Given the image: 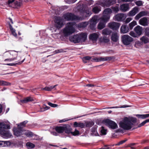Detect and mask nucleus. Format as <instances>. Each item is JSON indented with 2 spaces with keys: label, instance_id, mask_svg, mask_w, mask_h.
Segmentation results:
<instances>
[{
  "label": "nucleus",
  "instance_id": "nucleus-39",
  "mask_svg": "<svg viewBox=\"0 0 149 149\" xmlns=\"http://www.w3.org/2000/svg\"><path fill=\"white\" fill-rule=\"evenodd\" d=\"M71 134L73 136H76L79 135V132L77 129H75L74 132H71Z\"/></svg>",
  "mask_w": 149,
  "mask_h": 149
},
{
  "label": "nucleus",
  "instance_id": "nucleus-43",
  "mask_svg": "<svg viewBox=\"0 0 149 149\" xmlns=\"http://www.w3.org/2000/svg\"><path fill=\"white\" fill-rule=\"evenodd\" d=\"M136 116L139 118L145 119L146 118L145 114H136Z\"/></svg>",
  "mask_w": 149,
  "mask_h": 149
},
{
  "label": "nucleus",
  "instance_id": "nucleus-20",
  "mask_svg": "<svg viewBox=\"0 0 149 149\" xmlns=\"http://www.w3.org/2000/svg\"><path fill=\"white\" fill-rule=\"evenodd\" d=\"M119 36L117 33H113L111 36V40L114 42H117L118 40Z\"/></svg>",
  "mask_w": 149,
  "mask_h": 149
},
{
  "label": "nucleus",
  "instance_id": "nucleus-57",
  "mask_svg": "<svg viewBox=\"0 0 149 149\" xmlns=\"http://www.w3.org/2000/svg\"><path fill=\"white\" fill-rule=\"evenodd\" d=\"M132 18L131 17L127 18L125 21V22L126 23H129L131 20Z\"/></svg>",
  "mask_w": 149,
  "mask_h": 149
},
{
  "label": "nucleus",
  "instance_id": "nucleus-19",
  "mask_svg": "<svg viewBox=\"0 0 149 149\" xmlns=\"http://www.w3.org/2000/svg\"><path fill=\"white\" fill-rule=\"evenodd\" d=\"M116 3V1L114 0H105L104 1V4L103 5L109 7Z\"/></svg>",
  "mask_w": 149,
  "mask_h": 149
},
{
  "label": "nucleus",
  "instance_id": "nucleus-31",
  "mask_svg": "<svg viewBox=\"0 0 149 149\" xmlns=\"http://www.w3.org/2000/svg\"><path fill=\"white\" fill-rule=\"evenodd\" d=\"M28 121L27 120H25L23 122L20 123L18 125V127L22 128L23 130V128L25 126L26 124L28 123Z\"/></svg>",
  "mask_w": 149,
  "mask_h": 149
},
{
  "label": "nucleus",
  "instance_id": "nucleus-52",
  "mask_svg": "<svg viewBox=\"0 0 149 149\" xmlns=\"http://www.w3.org/2000/svg\"><path fill=\"white\" fill-rule=\"evenodd\" d=\"M48 104L52 107H55L58 106L57 104L52 103L51 102H49L48 103Z\"/></svg>",
  "mask_w": 149,
  "mask_h": 149
},
{
  "label": "nucleus",
  "instance_id": "nucleus-41",
  "mask_svg": "<svg viewBox=\"0 0 149 149\" xmlns=\"http://www.w3.org/2000/svg\"><path fill=\"white\" fill-rule=\"evenodd\" d=\"M24 134L28 137H32L33 136V133L31 132H27L25 133Z\"/></svg>",
  "mask_w": 149,
  "mask_h": 149
},
{
  "label": "nucleus",
  "instance_id": "nucleus-7",
  "mask_svg": "<svg viewBox=\"0 0 149 149\" xmlns=\"http://www.w3.org/2000/svg\"><path fill=\"white\" fill-rule=\"evenodd\" d=\"M121 41L123 44L127 46L131 44L133 41V39L128 35H124L121 37Z\"/></svg>",
  "mask_w": 149,
  "mask_h": 149
},
{
  "label": "nucleus",
  "instance_id": "nucleus-1",
  "mask_svg": "<svg viewBox=\"0 0 149 149\" xmlns=\"http://www.w3.org/2000/svg\"><path fill=\"white\" fill-rule=\"evenodd\" d=\"M111 13L112 10L110 8H107L104 9L102 16L99 19L100 22L97 26L98 29L101 30L105 27L106 24L109 21L110 18V15Z\"/></svg>",
  "mask_w": 149,
  "mask_h": 149
},
{
  "label": "nucleus",
  "instance_id": "nucleus-36",
  "mask_svg": "<svg viewBox=\"0 0 149 149\" xmlns=\"http://www.w3.org/2000/svg\"><path fill=\"white\" fill-rule=\"evenodd\" d=\"M25 60V58H24L22 61H21L18 62L17 63H7V64H6L5 65H9V66H15L16 65H20L22 63L24 62V60Z\"/></svg>",
  "mask_w": 149,
  "mask_h": 149
},
{
  "label": "nucleus",
  "instance_id": "nucleus-53",
  "mask_svg": "<svg viewBox=\"0 0 149 149\" xmlns=\"http://www.w3.org/2000/svg\"><path fill=\"white\" fill-rule=\"evenodd\" d=\"M135 4L138 6H141L142 5L143 3L142 1H138L135 2Z\"/></svg>",
  "mask_w": 149,
  "mask_h": 149
},
{
  "label": "nucleus",
  "instance_id": "nucleus-33",
  "mask_svg": "<svg viewBox=\"0 0 149 149\" xmlns=\"http://www.w3.org/2000/svg\"><path fill=\"white\" fill-rule=\"evenodd\" d=\"M17 52H16L15 51H13L10 53V55L12 56V58H15V59L16 58L17 56Z\"/></svg>",
  "mask_w": 149,
  "mask_h": 149
},
{
  "label": "nucleus",
  "instance_id": "nucleus-46",
  "mask_svg": "<svg viewBox=\"0 0 149 149\" xmlns=\"http://www.w3.org/2000/svg\"><path fill=\"white\" fill-rule=\"evenodd\" d=\"M127 141V139H125L119 142L117 144H114L113 146H114V145L115 146H119L120 145L124 143H125L126 141Z\"/></svg>",
  "mask_w": 149,
  "mask_h": 149
},
{
  "label": "nucleus",
  "instance_id": "nucleus-54",
  "mask_svg": "<svg viewBox=\"0 0 149 149\" xmlns=\"http://www.w3.org/2000/svg\"><path fill=\"white\" fill-rule=\"evenodd\" d=\"M65 132L68 134H71V132H72L71 131V129H68L65 127Z\"/></svg>",
  "mask_w": 149,
  "mask_h": 149
},
{
  "label": "nucleus",
  "instance_id": "nucleus-6",
  "mask_svg": "<svg viewBox=\"0 0 149 149\" xmlns=\"http://www.w3.org/2000/svg\"><path fill=\"white\" fill-rule=\"evenodd\" d=\"M64 18L66 21H74L81 20V17L76 16L72 13H68L64 14L63 16Z\"/></svg>",
  "mask_w": 149,
  "mask_h": 149
},
{
  "label": "nucleus",
  "instance_id": "nucleus-62",
  "mask_svg": "<svg viewBox=\"0 0 149 149\" xmlns=\"http://www.w3.org/2000/svg\"><path fill=\"white\" fill-rule=\"evenodd\" d=\"M63 50L62 49H59V50H56L55 51V52L56 53H61L63 52Z\"/></svg>",
  "mask_w": 149,
  "mask_h": 149
},
{
  "label": "nucleus",
  "instance_id": "nucleus-37",
  "mask_svg": "<svg viewBox=\"0 0 149 149\" xmlns=\"http://www.w3.org/2000/svg\"><path fill=\"white\" fill-rule=\"evenodd\" d=\"M11 85V84L6 81L1 80L0 81V86H9Z\"/></svg>",
  "mask_w": 149,
  "mask_h": 149
},
{
  "label": "nucleus",
  "instance_id": "nucleus-16",
  "mask_svg": "<svg viewBox=\"0 0 149 149\" xmlns=\"http://www.w3.org/2000/svg\"><path fill=\"white\" fill-rule=\"evenodd\" d=\"M139 23L143 26L148 25V19L146 17H144L141 18L139 21Z\"/></svg>",
  "mask_w": 149,
  "mask_h": 149
},
{
  "label": "nucleus",
  "instance_id": "nucleus-26",
  "mask_svg": "<svg viewBox=\"0 0 149 149\" xmlns=\"http://www.w3.org/2000/svg\"><path fill=\"white\" fill-rule=\"evenodd\" d=\"M74 125L75 127H80L81 128H83L85 126V125L84 123H78L77 122H74Z\"/></svg>",
  "mask_w": 149,
  "mask_h": 149
},
{
  "label": "nucleus",
  "instance_id": "nucleus-61",
  "mask_svg": "<svg viewBox=\"0 0 149 149\" xmlns=\"http://www.w3.org/2000/svg\"><path fill=\"white\" fill-rule=\"evenodd\" d=\"M15 60V58H7L6 59L4 60L5 61H14Z\"/></svg>",
  "mask_w": 149,
  "mask_h": 149
},
{
  "label": "nucleus",
  "instance_id": "nucleus-25",
  "mask_svg": "<svg viewBox=\"0 0 149 149\" xmlns=\"http://www.w3.org/2000/svg\"><path fill=\"white\" fill-rule=\"evenodd\" d=\"M33 101V99L32 98L30 97H27L24 100H21L20 101L22 103H26L28 102Z\"/></svg>",
  "mask_w": 149,
  "mask_h": 149
},
{
  "label": "nucleus",
  "instance_id": "nucleus-18",
  "mask_svg": "<svg viewBox=\"0 0 149 149\" xmlns=\"http://www.w3.org/2000/svg\"><path fill=\"white\" fill-rule=\"evenodd\" d=\"M147 14L148 12L147 11H141L136 15V16L135 17V19L136 20H138L141 17L144 16H146L147 15Z\"/></svg>",
  "mask_w": 149,
  "mask_h": 149
},
{
  "label": "nucleus",
  "instance_id": "nucleus-45",
  "mask_svg": "<svg viewBox=\"0 0 149 149\" xmlns=\"http://www.w3.org/2000/svg\"><path fill=\"white\" fill-rule=\"evenodd\" d=\"M106 61H110L114 60L115 58V57L114 56H106Z\"/></svg>",
  "mask_w": 149,
  "mask_h": 149
},
{
  "label": "nucleus",
  "instance_id": "nucleus-44",
  "mask_svg": "<svg viewBox=\"0 0 149 149\" xmlns=\"http://www.w3.org/2000/svg\"><path fill=\"white\" fill-rule=\"evenodd\" d=\"M101 128L102 129L101 130V134L104 135H106L107 134V130H105L103 126Z\"/></svg>",
  "mask_w": 149,
  "mask_h": 149
},
{
  "label": "nucleus",
  "instance_id": "nucleus-8",
  "mask_svg": "<svg viewBox=\"0 0 149 149\" xmlns=\"http://www.w3.org/2000/svg\"><path fill=\"white\" fill-rule=\"evenodd\" d=\"M103 122L106 125L112 129H116L118 127V125L116 123L110 119L104 120Z\"/></svg>",
  "mask_w": 149,
  "mask_h": 149
},
{
  "label": "nucleus",
  "instance_id": "nucleus-64",
  "mask_svg": "<svg viewBox=\"0 0 149 149\" xmlns=\"http://www.w3.org/2000/svg\"><path fill=\"white\" fill-rule=\"evenodd\" d=\"M93 60L95 61V62H99L100 61V57L97 58H93Z\"/></svg>",
  "mask_w": 149,
  "mask_h": 149
},
{
  "label": "nucleus",
  "instance_id": "nucleus-47",
  "mask_svg": "<svg viewBox=\"0 0 149 149\" xmlns=\"http://www.w3.org/2000/svg\"><path fill=\"white\" fill-rule=\"evenodd\" d=\"M96 24L90 23V27L92 30H94L95 29V26Z\"/></svg>",
  "mask_w": 149,
  "mask_h": 149
},
{
  "label": "nucleus",
  "instance_id": "nucleus-11",
  "mask_svg": "<svg viewBox=\"0 0 149 149\" xmlns=\"http://www.w3.org/2000/svg\"><path fill=\"white\" fill-rule=\"evenodd\" d=\"M127 17L126 15L123 13H119L115 16V20L118 22L122 21L124 20Z\"/></svg>",
  "mask_w": 149,
  "mask_h": 149
},
{
  "label": "nucleus",
  "instance_id": "nucleus-51",
  "mask_svg": "<svg viewBox=\"0 0 149 149\" xmlns=\"http://www.w3.org/2000/svg\"><path fill=\"white\" fill-rule=\"evenodd\" d=\"M112 9L116 13H117L119 10L118 7L117 6L112 7Z\"/></svg>",
  "mask_w": 149,
  "mask_h": 149
},
{
  "label": "nucleus",
  "instance_id": "nucleus-56",
  "mask_svg": "<svg viewBox=\"0 0 149 149\" xmlns=\"http://www.w3.org/2000/svg\"><path fill=\"white\" fill-rule=\"evenodd\" d=\"M41 90H45L48 91H51L49 86H46L44 88H42Z\"/></svg>",
  "mask_w": 149,
  "mask_h": 149
},
{
  "label": "nucleus",
  "instance_id": "nucleus-5",
  "mask_svg": "<svg viewBox=\"0 0 149 149\" xmlns=\"http://www.w3.org/2000/svg\"><path fill=\"white\" fill-rule=\"evenodd\" d=\"M87 34L86 33H81L74 35L69 38L70 41L74 43L84 42L86 40Z\"/></svg>",
  "mask_w": 149,
  "mask_h": 149
},
{
  "label": "nucleus",
  "instance_id": "nucleus-63",
  "mask_svg": "<svg viewBox=\"0 0 149 149\" xmlns=\"http://www.w3.org/2000/svg\"><path fill=\"white\" fill-rule=\"evenodd\" d=\"M91 131L93 133L95 132L96 131V128L95 127H92L91 129Z\"/></svg>",
  "mask_w": 149,
  "mask_h": 149
},
{
  "label": "nucleus",
  "instance_id": "nucleus-21",
  "mask_svg": "<svg viewBox=\"0 0 149 149\" xmlns=\"http://www.w3.org/2000/svg\"><path fill=\"white\" fill-rule=\"evenodd\" d=\"M138 11V8L137 7H135L129 12V16H133L135 15Z\"/></svg>",
  "mask_w": 149,
  "mask_h": 149
},
{
  "label": "nucleus",
  "instance_id": "nucleus-28",
  "mask_svg": "<svg viewBox=\"0 0 149 149\" xmlns=\"http://www.w3.org/2000/svg\"><path fill=\"white\" fill-rule=\"evenodd\" d=\"M9 26L12 35L15 37H16L17 36V34L15 32V30L13 28L10 22L9 23Z\"/></svg>",
  "mask_w": 149,
  "mask_h": 149
},
{
  "label": "nucleus",
  "instance_id": "nucleus-29",
  "mask_svg": "<svg viewBox=\"0 0 149 149\" xmlns=\"http://www.w3.org/2000/svg\"><path fill=\"white\" fill-rule=\"evenodd\" d=\"M88 24L86 22H83L78 24L77 26L79 28H84L86 27Z\"/></svg>",
  "mask_w": 149,
  "mask_h": 149
},
{
  "label": "nucleus",
  "instance_id": "nucleus-48",
  "mask_svg": "<svg viewBox=\"0 0 149 149\" xmlns=\"http://www.w3.org/2000/svg\"><path fill=\"white\" fill-rule=\"evenodd\" d=\"M4 147L8 146H10L11 143L10 142L8 141H3Z\"/></svg>",
  "mask_w": 149,
  "mask_h": 149
},
{
  "label": "nucleus",
  "instance_id": "nucleus-22",
  "mask_svg": "<svg viewBox=\"0 0 149 149\" xmlns=\"http://www.w3.org/2000/svg\"><path fill=\"white\" fill-rule=\"evenodd\" d=\"M98 37L99 36L97 34L94 33L90 35L89 39L92 41H96Z\"/></svg>",
  "mask_w": 149,
  "mask_h": 149
},
{
  "label": "nucleus",
  "instance_id": "nucleus-34",
  "mask_svg": "<svg viewBox=\"0 0 149 149\" xmlns=\"http://www.w3.org/2000/svg\"><path fill=\"white\" fill-rule=\"evenodd\" d=\"M97 17L96 16H95L93 17L91 20L90 23L96 24L97 23Z\"/></svg>",
  "mask_w": 149,
  "mask_h": 149
},
{
  "label": "nucleus",
  "instance_id": "nucleus-23",
  "mask_svg": "<svg viewBox=\"0 0 149 149\" xmlns=\"http://www.w3.org/2000/svg\"><path fill=\"white\" fill-rule=\"evenodd\" d=\"M56 132L59 133H63L65 130V127L63 126H57L55 128Z\"/></svg>",
  "mask_w": 149,
  "mask_h": 149
},
{
  "label": "nucleus",
  "instance_id": "nucleus-60",
  "mask_svg": "<svg viewBox=\"0 0 149 149\" xmlns=\"http://www.w3.org/2000/svg\"><path fill=\"white\" fill-rule=\"evenodd\" d=\"M106 57H100V61H106Z\"/></svg>",
  "mask_w": 149,
  "mask_h": 149
},
{
  "label": "nucleus",
  "instance_id": "nucleus-12",
  "mask_svg": "<svg viewBox=\"0 0 149 149\" xmlns=\"http://www.w3.org/2000/svg\"><path fill=\"white\" fill-rule=\"evenodd\" d=\"M120 24L119 23L113 22L109 23V27L113 30H118L120 26Z\"/></svg>",
  "mask_w": 149,
  "mask_h": 149
},
{
  "label": "nucleus",
  "instance_id": "nucleus-55",
  "mask_svg": "<svg viewBox=\"0 0 149 149\" xmlns=\"http://www.w3.org/2000/svg\"><path fill=\"white\" fill-rule=\"evenodd\" d=\"M50 107H49L46 106L45 107H43V108H41L40 111L41 112L44 111L48 109Z\"/></svg>",
  "mask_w": 149,
  "mask_h": 149
},
{
  "label": "nucleus",
  "instance_id": "nucleus-50",
  "mask_svg": "<svg viewBox=\"0 0 149 149\" xmlns=\"http://www.w3.org/2000/svg\"><path fill=\"white\" fill-rule=\"evenodd\" d=\"M130 35L134 37H137V35L133 31H131L129 33Z\"/></svg>",
  "mask_w": 149,
  "mask_h": 149
},
{
  "label": "nucleus",
  "instance_id": "nucleus-38",
  "mask_svg": "<svg viewBox=\"0 0 149 149\" xmlns=\"http://www.w3.org/2000/svg\"><path fill=\"white\" fill-rule=\"evenodd\" d=\"M100 40L101 42L105 43H108L109 41V39L105 36H104L102 38H101Z\"/></svg>",
  "mask_w": 149,
  "mask_h": 149
},
{
  "label": "nucleus",
  "instance_id": "nucleus-40",
  "mask_svg": "<svg viewBox=\"0 0 149 149\" xmlns=\"http://www.w3.org/2000/svg\"><path fill=\"white\" fill-rule=\"evenodd\" d=\"M94 125V123L93 121L89 122L86 123V126L87 127H90Z\"/></svg>",
  "mask_w": 149,
  "mask_h": 149
},
{
  "label": "nucleus",
  "instance_id": "nucleus-30",
  "mask_svg": "<svg viewBox=\"0 0 149 149\" xmlns=\"http://www.w3.org/2000/svg\"><path fill=\"white\" fill-rule=\"evenodd\" d=\"M141 40L145 44L148 43L149 42V39L146 36H143L142 37L141 39Z\"/></svg>",
  "mask_w": 149,
  "mask_h": 149
},
{
  "label": "nucleus",
  "instance_id": "nucleus-32",
  "mask_svg": "<svg viewBox=\"0 0 149 149\" xmlns=\"http://www.w3.org/2000/svg\"><path fill=\"white\" fill-rule=\"evenodd\" d=\"M26 145L28 149H32L34 148L35 147V145L30 142H27Z\"/></svg>",
  "mask_w": 149,
  "mask_h": 149
},
{
  "label": "nucleus",
  "instance_id": "nucleus-24",
  "mask_svg": "<svg viewBox=\"0 0 149 149\" xmlns=\"http://www.w3.org/2000/svg\"><path fill=\"white\" fill-rule=\"evenodd\" d=\"M101 11V8L100 6H95L93 7L92 11L95 14H97Z\"/></svg>",
  "mask_w": 149,
  "mask_h": 149
},
{
  "label": "nucleus",
  "instance_id": "nucleus-35",
  "mask_svg": "<svg viewBox=\"0 0 149 149\" xmlns=\"http://www.w3.org/2000/svg\"><path fill=\"white\" fill-rule=\"evenodd\" d=\"M136 24V22L135 21H133V22L130 23L129 25V29L130 30H132L134 26Z\"/></svg>",
  "mask_w": 149,
  "mask_h": 149
},
{
  "label": "nucleus",
  "instance_id": "nucleus-9",
  "mask_svg": "<svg viewBox=\"0 0 149 149\" xmlns=\"http://www.w3.org/2000/svg\"><path fill=\"white\" fill-rule=\"evenodd\" d=\"M64 25L63 20L60 17H56L55 19V26L58 29L61 28Z\"/></svg>",
  "mask_w": 149,
  "mask_h": 149
},
{
  "label": "nucleus",
  "instance_id": "nucleus-49",
  "mask_svg": "<svg viewBox=\"0 0 149 149\" xmlns=\"http://www.w3.org/2000/svg\"><path fill=\"white\" fill-rule=\"evenodd\" d=\"M128 106H127L126 105H123L121 107H109L108 108H107L108 109H112V108H125L127 107H128Z\"/></svg>",
  "mask_w": 149,
  "mask_h": 149
},
{
  "label": "nucleus",
  "instance_id": "nucleus-14",
  "mask_svg": "<svg viewBox=\"0 0 149 149\" xmlns=\"http://www.w3.org/2000/svg\"><path fill=\"white\" fill-rule=\"evenodd\" d=\"M128 27L125 25H123L120 28V32L121 33H127L129 31Z\"/></svg>",
  "mask_w": 149,
  "mask_h": 149
},
{
  "label": "nucleus",
  "instance_id": "nucleus-3",
  "mask_svg": "<svg viewBox=\"0 0 149 149\" xmlns=\"http://www.w3.org/2000/svg\"><path fill=\"white\" fill-rule=\"evenodd\" d=\"M75 23L73 22H69L65 25V27L62 29V33L65 37H68L75 32L74 28Z\"/></svg>",
  "mask_w": 149,
  "mask_h": 149
},
{
  "label": "nucleus",
  "instance_id": "nucleus-2",
  "mask_svg": "<svg viewBox=\"0 0 149 149\" xmlns=\"http://www.w3.org/2000/svg\"><path fill=\"white\" fill-rule=\"evenodd\" d=\"M136 119L135 118L131 117L129 118L125 117L123 121L119 123L120 127L125 130H128L131 129L133 125V123H136Z\"/></svg>",
  "mask_w": 149,
  "mask_h": 149
},
{
  "label": "nucleus",
  "instance_id": "nucleus-17",
  "mask_svg": "<svg viewBox=\"0 0 149 149\" xmlns=\"http://www.w3.org/2000/svg\"><path fill=\"white\" fill-rule=\"evenodd\" d=\"M134 30L138 36L141 35L142 33V28L139 26H137L134 28Z\"/></svg>",
  "mask_w": 149,
  "mask_h": 149
},
{
  "label": "nucleus",
  "instance_id": "nucleus-27",
  "mask_svg": "<svg viewBox=\"0 0 149 149\" xmlns=\"http://www.w3.org/2000/svg\"><path fill=\"white\" fill-rule=\"evenodd\" d=\"M111 33V30L107 28L104 29L102 31V34L103 35H109Z\"/></svg>",
  "mask_w": 149,
  "mask_h": 149
},
{
  "label": "nucleus",
  "instance_id": "nucleus-58",
  "mask_svg": "<svg viewBox=\"0 0 149 149\" xmlns=\"http://www.w3.org/2000/svg\"><path fill=\"white\" fill-rule=\"evenodd\" d=\"M91 57L89 56H86L84 57V59L86 61L89 60L90 59Z\"/></svg>",
  "mask_w": 149,
  "mask_h": 149
},
{
  "label": "nucleus",
  "instance_id": "nucleus-10",
  "mask_svg": "<svg viewBox=\"0 0 149 149\" xmlns=\"http://www.w3.org/2000/svg\"><path fill=\"white\" fill-rule=\"evenodd\" d=\"M92 14L91 10L90 8H87L84 9L83 10L81 14L82 16V17H81L82 18L81 20L89 17Z\"/></svg>",
  "mask_w": 149,
  "mask_h": 149
},
{
  "label": "nucleus",
  "instance_id": "nucleus-59",
  "mask_svg": "<svg viewBox=\"0 0 149 149\" xmlns=\"http://www.w3.org/2000/svg\"><path fill=\"white\" fill-rule=\"evenodd\" d=\"M94 2V1L92 0H90L89 1L88 4V6H90L91 4H93V3Z\"/></svg>",
  "mask_w": 149,
  "mask_h": 149
},
{
  "label": "nucleus",
  "instance_id": "nucleus-15",
  "mask_svg": "<svg viewBox=\"0 0 149 149\" xmlns=\"http://www.w3.org/2000/svg\"><path fill=\"white\" fill-rule=\"evenodd\" d=\"M129 9V6L127 3L122 4L120 6V10L123 12H125L127 11Z\"/></svg>",
  "mask_w": 149,
  "mask_h": 149
},
{
  "label": "nucleus",
  "instance_id": "nucleus-4",
  "mask_svg": "<svg viewBox=\"0 0 149 149\" xmlns=\"http://www.w3.org/2000/svg\"><path fill=\"white\" fill-rule=\"evenodd\" d=\"M10 126L9 124L3 123H0V134L4 138H10L12 134L8 130L10 129Z\"/></svg>",
  "mask_w": 149,
  "mask_h": 149
},
{
  "label": "nucleus",
  "instance_id": "nucleus-42",
  "mask_svg": "<svg viewBox=\"0 0 149 149\" xmlns=\"http://www.w3.org/2000/svg\"><path fill=\"white\" fill-rule=\"evenodd\" d=\"M149 122V120L148 119L146 120H144V121H143L142 122L141 124H139L138 127H140L143 125H144L145 124H146V123Z\"/></svg>",
  "mask_w": 149,
  "mask_h": 149
},
{
  "label": "nucleus",
  "instance_id": "nucleus-13",
  "mask_svg": "<svg viewBox=\"0 0 149 149\" xmlns=\"http://www.w3.org/2000/svg\"><path fill=\"white\" fill-rule=\"evenodd\" d=\"M14 135L18 137L22 134V132L23 131V130L22 128L18 127L17 128L15 127L13 128V130Z\"/></svg>",
  "mask_w": 149,
  "mask_h": 149
}]
</instances>
